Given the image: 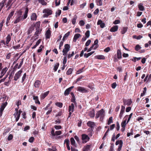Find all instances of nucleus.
Masks as SVG:
<instances>
[{"label": "nucleus", "instance_id": "39", "mask_svg": "<svg viewBox=\"0 0 151 151\" xmlns=\"http://www.w3.org/2000/svg\"><path fill=\"white\" fill-rule=\"evenodd\" d=\"M59 64L58 63H56L55 64L53 68V69L55 71H56L57 70L59 66Z\"/></svg>", "mask_w": 151, "mask_h": 151}, {"label": "nucleus", "instance_id": "44", "mask_svg": "<svg viewBox=\"0 0 151 151\" xmlns=\"http://www.w3.org/2000/svg\"><path fill=\"white\" fill-rule=\"evenodd\" d=\"M113 122V118L112 117H110L109 118L108 122L107 124L109 125L111 123Z\"/></svg>", "mask_w": 151, "mask_h": 151}, {"label": "nucleus", "instance_id": "14", "mask_svg": "<svg viewBox=\"0 0 151 151\" xmlns=\"http://www.w3.org/2000/svg\"><path fill=\"white\" fill-rule=\"evenodd\" d=\"M37 18V16L35 13H33L30 16V19L32 21H35L36 20Z\"/></svg>", "mask_w": 151, "mask_h": 151}, {"label": "nucleus", "instance_id": "35", "mask_svg": "<svg viewBox=\"0 0 151 151\" xmlns=\"http://www.w3.org/2000/svg\"><path fill=\"white\" fill-rule=\"evenodd\" d=\"M70 33V32H68L66 34H65L64 36L63 37V40H64L65 39H66V38L68 37Z\"/></svg>", "mask_w": 151, "mask_h": 151}, {"label": "nucleus", "instance_id": "10", "mask_svg": "<svg viewBox=\"0 0 151 151\" xmlns=\"http://www.w3.org/2000/svg\"><path fill=\"white\" fill-rule=\"evenodd\" d=\"M16 112L14 114V116L15 118L16 119V122H17L19 119L20 115L21 114V113L22 112V111L20 110L19 111H18V110L17 111L16 109Z\"/></svg>", "mask_w": 151, "mask_h": 151}, {"label": "nucleus", "instance_id": "53", "mask_svg": "<svg viewBox=\"0 0 151 151\" xmlns=\"http://www.w3.org/2000/svg\"><path fill=\"white\" fill-rule=\"evenodd\" d=\"M124 111H120V112L119 115V117L120 119H121L122 117L123 114L124 113Z\"/></svg>", "mask_w": 151, "mask_h": 151}, {"label": "nucleus", "instance_id": "17", "mask_svg": "<svg viewBox=\"0 0 151 151\" xmlns=\"http://www.w3.org/2000/svg\"><path fill=\"white\" fill-rule=\"evenodd\" d=\"M41 84V81L39 80H37L34 83V86L35 88H38Z\"/></svg>", "mask_w": 151, "mask_h": 151}, {"label": "nucleus", "instance_id": "23", "mask_svg": "<svg viewBox=\"0 0 151 151\" xmlns=\"http://www.w3.org/2000/svg\"><path fill=\"white\" fill-rule=\"evenodd\" d=\"M138 7L139 10L141 11H143L145 9L143 4L142 3H140L138 5Z\"/></svg>", "mask_w": 151, "mask_h": 151}, {"label": "nucleus", "instance_id": "48", "mask_svg": "<svg viewBox=\"0 0 151 151\" xmlns=\"http://www.w3.org/2000/svg\"><path fill=\"white\" fill-rule=\"evenodd\" d=\"M55 105L59 107H62L63 106V104L60 102H57L55 103Z\"/></svg>", "mask_w": 151, "mask_h": 151}, {"label": "nucleus", "instance_id": "31", "mask_svg": "<svg viewBox=\"0 0 151 151\" xmlns=\"http://www.w3.org/2000/svg\"><path fill=\"white\" fill-rule=\"evenodd\" d=\"M95 57L96 58L99 59L103 60L105 58V57L104 55H96L95 56Z\"/></svg>", "mask_w": 151, "mask_h": 151}, {"label": "nucleus", "instance_id": "22", "mask_svg": "<svg viewBox=\"0 0 151 151\" xmlns=\"http://www.w3.org/2000/svg\"><path fill=\"white\" fill-rule=\"evenodd\" d=\"M81 36V35L79 34H76L74 35L73 38V41L74 42H76L78 38Z\"/></svg>", "mask_w": 151, "mask_h": 151}, {"label": "nucleus", "instance_id": "13", "mask_svg": "<svg viewBox=\"0 0 151 151\" xmlns=\"http://www.w3.org/2000/svg\"><path fill=\"white\" fill-rule=\"evenodd\" d=\"M97 24L98 25H100V27L102 28H104L105 25L104 23L101 20H98L97 23Z\"/></svg>", "mask_w": 151, "mask_h": 151}, {"label": "nucleus", "instance_id": "29", "mask_svg": "<svg viewBox=\"0 0 151 151\" xmlns=\"http://www.w3.org/2000/svg\"><path fill=\"white\" fill-rule=\"evenodd\" d=\"M11 40V35L9 34L6 37V44H8Z\"/></svg>", "mask_w": 151, "mask_h": 151}, {"label": "nucleus", "instance_id": "52", "mask_svg": "<svg viewBox=\"0 0 151 151\" xmlns=\"http://www.w3.org/2000/svg\"><path fill=\"white\" fill-rule=\"evenodd\" d=\"M116 129L117 131H119L120 129V125L118 122H116Z\"/></svg>", "mask_w": 151, "mask_h": 151}, {"label": "nucleus", "instance_id": "38", "mask_svg": "<svg viewBox=\"0 0 151 151\" xmlns=\"http://www.w3.org/2000/svg\"><path fill=\"white\" fill-rule=\"evenodd\" d=\"M70 90L69 89H67L64 92V95L65 96H68L70 92Z\"/></svg>", "mask_w": 151, "mask_h": 151}, {"label": "nucleus", "instance_id": "50", "mask_svg": "<svg viewBox=\"0 0 151 151\" xmlns=\"http://www.w3.org/2000/svg\"><path fill=\"white\" fill-rule=\"evenodd\" d=\"M79 24L81 26H83L84 25L85 22L83 20H81L80 21Z\"/></svg>", "mask_w": 151, "mask_h": 151}, {"label": "nucleus", "instance_id": "47", "mask_svg": "<svg viewBox=\"0 0 151 151\" xmlns=\"http://www.w3.org/2000/svg\"><path fill=\"white\" fill-rule=\"evenodd\" d=\"M121 143L122 144H123V141L122 140H119L116 141L115 143V145H120Z\"/></svg>", "mask_w": 151, "mask_h": 151}, {"label": "nucleus", "instance_id": "64", "mask_svg": "<svg viewBox=\"0 0 151 151\" xmlns=\"http://www.w3.org/2000/svg\"><path fill=\"white\" fill-rule=\"evenodd\" d=\"M11 53H9L8 54H7L6 57V59H9L11 57Z\"/></svg>", "mask_w": 151, "mask_h": 151}, {"label": "nucleus", "instance_id": "27", "mask_svg": "<svg viewBox=\"0 0 151 151\" xmlns=\"http://www.w3.org/2000/svg\"><path fill=\"white\" fill-rule=\"evenodd\" d=\"M34 29V26L32 25L31 27H30L28 30V34H29L32 33V31Z\"/></svg>", "mask_w": 151, "mask_h": 151}, {"label": "nucleus", "instance_id": "49", "mask_svg": "<svg viewBox=\"0 0 151 151\" xmlns=\"http://www.w3.org/2000/svg\"><path fill=\"white\" fill-rule=\"evenodd\" d=\"M133 129H131L130 130V132L127 133V136L129 137L131 135H132L133 134Z\"/></svg>", "mask_w": 151, "mask_h": 151}, {"label": "nucleus", "instance_id": "4", "mask_svg": "<svg viewBox=\"0 0 151 151\" xmlns=\"http://www.w3.org/2000/svg\"><path fill=\"white\" fill-rule=\"evenodd\" d=\"M70 46L69 45L66 44L65 45L64 48L63 50V55L65 56L67 52L70 50Z\"/></svg>", "mask_w": 151, "mask_h": 151}, {"label": "nucleus", "instance_id": "45", "mask_svg": "<svg viewBox=\"0 0 151 151\" xmlns=\"http://www.w3.org/2000/svg\"><path fill=\"white\" fill-rule=\"evenodd\" d=\"M84 68H83L81 69H79L76 72V74H79L80 73H82L83 71V69Z\"/></svg>", "mask_w": 151, "mask_h": 151}, {"label": "nucleus", "instance_id": "20", "mask_svg": "<svg viewBox=\"0 0 151 151\" xmlns=\"http://www.w3.org/2000/svg\"><path fill=\"white\" fill-rule=\"evenodd\" d=\"M33 99L35 101V102L36 104H40V103L39 100L38 96H33Z\"/></svg>", "mask_w": 151, "mask_h": 151}, {"label": "nucleus", "instance_id": "40", "mask_svg": "<svg viewBox=\"0 0 151 151\" xmlns=\"http://www.w3.org/2000/svg\"><path fill=\"white\" fill-rule=\"evenodd\" d=\"M96 2L98 6H101L102 5V2L101 0H96Z\"/></svg>", "mask_w": 151, "mask_h": 151}, {"label": "nucleus", "instance_id": "63", "mask_svg": "<svg viewBox=\"0 0 151 151\" xmlns=\"http://www.w3.org/2000/svg\"><path fill=\"white\" fill-rule=\"evenodd\" d=\"M61 13V10H58L56 13V15L57 16H60Z\"/></svg>", "mask_w": 151, "mask_h": 151}, {"label": "nucleus", "instance_id": "43", "mask_svg": "<svg viewBox=\"0 0 151 151\" xmlns=\"http://www.w3.org/2000/svg\"><path fill=\"white\" fill-rule=\"evenodd\" d=\"M73 71V70L71 68H70L68 69L66 72V74L67 75H70L72 73V72Z\"/></svg>", "mask_w": 151, "mask_h": 151}, {"label": "nucleus", "instance_id": "25", "mask_svg": "<svg viewBox=\"0 0 151 151\" xmlns=\"http://www.w3.org/2000/svg\"><path fill=\"white\" fill-rule=\"evenodd\" d=\"M70 141L71 145L75 147H76V142L74 138L73 137L71 138Z\"/></svg>", "mask_w": 151, "mask_h": 151}, {"label": "nucleus", "instance_id": "2", "mask_svg": "<svg viewBox=\"0 0 151 151\" xmlns=\"http://www.w3.org/2000/svg\"><path fill=\"white\" fill-rule=\"evenodd\" d=\"M105 116V112L103 109L98 111L96 114L95 118L96 119L100 117L101 120L103 119V117Z\"/></svg>", "mask_w": 151, "mask_h": 151}, {"label": "nucleus", "instance_id": "1", "mask_svg": "<svg viewBox=\"0 0 151 151\" xmlns=\"http://www.w3.org/2000/svg\"><path fill=\"white\" fill-rule=\"evenodd\" d=\"M28 11V8H26L24 14L22 15V12L21 10L18 11L17 13L15 19L14 21V24H17L20 21H22L26 19L27 17Z\"/></svg>", "mask_w": 151, "mask_h": 151}, {"label": "nucleus", "instance_id": "60", "mask_svg": "<svg viewBox=\"0 0 151 151\" xmlns=\"http://www.w3.org/2000/svg\"><path fill=\"white\" fill-rule=\"evenodd\" d=\"M91 42V41L90 40H88L85 44L86 46H88L90 44Z\"/></svg>", "mask_w": 151, "mask_h": 151}, {"label": "nucleus", "instance_id": "46", "mask_svg": "<svg viewBox=\"0 0 151 151\" xmlns=\"http://www.w3.org/2000/svg\"><path fill=\"white\" fill-rule=\"evenodd\" d=\"M90 31L89 30L87 31L85 33L86 37L87 38H88L90 36Z\"/></svg>", "mask_w": 151, "mask_h": 151}, {"label": "nucleus", "instance_id": "37", "mask_svg": "<svg viewBox=\"0 0 151 151\" xmlns=\"http://www.w3.org/2000/svg\"><path fill=\"white\" fill-rule=\"evenodd\" d=\"M47 150L49 151H57L55 147L54 146H52V148H49L47 149Z\"/></svg>", "mask_w": 151, "mask_h": 151}, {"label": "nucleus", "instance_id": "55", "mask_svg": "<svg viewBox=\"0 0 151 151\" xmlns=\"http://www.w3.org/2000/svg\"><path fill=\"white\" fill-rule=\"evenodd\" d=\"M75 100L76 99L75 98V97H72V98L71 99V101L74 103L76 105L77 103L76 102Z\"/></svg>", "mask_w": 151, "mask_h": 151}, {"label": "nucleus", "instance_id": "15", "mask_svg": "<svg viewBox=\"0 0 151 151\" xmlns=\"http://www.w3.org/2000/svg\"><path fill=\"white\" fill-rule=\"evenodd\" d=\"M49 92V91H48L43 93H42L40 96L41 99H44L48 95Z\"/></svg>", "mask_w": 151, "mask_h": 151}, {"label": "nucleus", "instance_id": "5", "mask_svg": "<svg viewBox=\"0 0 151 151\" xmlns=\"http://www.w3.org/2000/svg\"><path fill=\"white\" fill-rule=\"evenodd\" d=\"M74 110V104L73 103H72L68 107V111L69 112V115L68 117H70L72 113H73Z\"/></svg>", "mask_w": 151, "mask_h": 151}, {"label": "nucleus", "instance_id": "59", "mask_svg": "<svg viewBox=\"0 0 151 151\" xmlns=\"http://www.w3.org/2000/svg\"><path fill=\"white\" fill-rule=\"evenodd\" d=\"M63 60V63L64 65H65L66 64V62H67V57L65 56L64 57Z\"/></svg>", "mask_w": 151, "mask_h": 151}, {"label": "nucleus", "instance_id": "24", "mask_svg": "<svg viewBox=\"0 0 151 151\" xmlns=\"http://www.w3.org/2000/svg\"><path fill=\"white\" fill-rule=\"evenodd\" d=\"M117 57L119 59H120L122 58V52L119 50H117Z\"/></svg>", "mask_w": 151, "mask_h": 151}, {"label": "nucleus", "instance_id": "51", "mask_svg": "<svg viewBox=\"0 0 151 151\" xmlns=\"http://www.w3.org/2000/svg\"><path fill=\"white\" fill-rule=\"evenodd\" d=\"M26 73H25L24 74V75L22 77V82H21L22 83H23L24 81V80H25V79L26 78Z\"/></svg>", "mask_w": 151, "mask_h": 151}, {"label": "nucleus", "instance_id": "32", "mask_svg": "<svg viewBox=\"0 0 151 151\" xmlns=\"http://www.w3.org/2000/svg\"><path fill=\"white\" fill-rule=\"evenodd\" d=\"M14 13V11H12L9 15L7 19L8 20H10V19L12 18V17Z\"/></svg>", "mask_w": 151, "mask_h": 151}, {"label": "nucleus", "instance_id": "26", "mask_svg": "<svg viewBox=\"0 0 151 151\" xmlns=\"http://www.w3.org/2000/svg\"><path fill=\"white\" fill-rule=\"evenodd\" d=\"M87 125L88 126L92 128L94 127V123L93 122H91V121H89L87 123Z\"/></svg>", "mask_w": 151, "mask_h": 151}, {"label": "nucleus", "instance_id": "34", "mask_svg": "<svg viewBox=\"0 0 151 151\" xmlns=\"http://www.w3.org/2000/svg\"><path fill=\"white\" fill-rule=\"evenodd\" d=\"M89 116L91 117H93L95 116V112L94 110H92L89 113Z\"/></svg>", "mask_w": 151, "mask_h": 151}, {"label": "nucleus", "instance_id": "57", "mask_svg": "<svg viewBox=\"0 0 151 151\" xmlns=\"http://www.w3.org/2000/svg\"><path fill=\"white\" fill-rule=\"evenodd\" d=\"M16 0H9L6 6H8L10 5L13 1L14 2Z\"/></svg>", "mask_w": 151, "mask_h": 151}, {"label": "nucleus", "instance_id": "8", "mask_svg": "<svg viewBox=\"0 0 151 151\" xmlns=\"http://www.w3.org/2000/svg\"><path fill=\"white\" fill-rule=\"evenodd\" d=\"M77 90L82 93H86L88 91V90L84 87L78 86L77 88Z\"/></svg>", "mask_w": 151, "mask_h": 151}, {"label": "nucleus", "instance_id": "9", "mask_svg": "<svg viewBox=\"0 0 151 151\" xmlns=\"http://www.w3.org/2000/svg\"><path fill=\"white\" fill-rule=\"evenodd\" d=\"M62 132L61 131H57L55 132L54 129L52 128L51 131V134L53 136H55L56 135L58 136L62 134Z\"/></svg>", "mask_w": 151, "mask_h": 151}, {"label": "nucleus", "instance_id": "58", "mask_svg": "<svg viewBox=\"0 0 151 151\" xmlns=\"http://www.w3.org/2000/svg\"><path fill=\"white\" fill-rule=\"evenodd\" d=\"M54 128L56 130H58L62 128V127L60 126L55 125L54 126Z\"/></svg>", "mask_w": 151, "mask_h": 151}, {"label": "nucleus", "instance_id": "30", "mask_svg": "<svg viewBox=\"0 0 151 151\" xmlns=\"http://www.w3.org/2000/svg\"><path fill=\"white\" fill-rule=\"evenodd\" d=\"M7 0H3L1 3H0V6H1L0 9H2L4 6V4Z\"/></svg>", "mask_w": 151, "mask_h": 151}, {"label": "nucleus", "instance_id": "21", "mask_svg": "<svg viewBox=\"0 0 151 151\" xmlns=\"http://www.w3.org/2000/svg\"><path fill=\"white\" fill-rule=\"evenodd\" d=\"M118 28L117 25H115L111 28L110 31L111 32H115L117 30Z\"/></svg>", "mask_w": 151, "mask_h": 151}, {"label": "nucleus", "instance_id": "56", "mask_svg": "<svg viewBox=\"0 0 151 151\" xmlns=\"http://www.w3.org/2000/svg\"><path fill=\"white\" fill-rule=\"evenodd\" d=\"M23 61H24V58H23L22 59V60L21 61V62L19 64V65L18 66L17 68L18 69H19L21 67L22 65L23 64Z\"/></svg>", "mask_w": 151, "mask_h": 151}, {"label": "nucleus", "instance_id": "36", "mask_svg": "<svg viewBox=\"0 0 151 151\" xmlns=\"http://www.w3.org/2000/svg\"><path fill=\"white\" fill-rule=\"evenodd\" d=\"M127 27H124L122 30L121 32L122 34H124L127 31Z\"/></svg>", "mask_w": 151, "mask_h": 151}, {"label": "nucleus", "instance_id": "6", "mask_svg": "<svg viewBox=\"0 0 151 151\" xmlns=\"http://www.w3.org/2000/svg\"><path fill=\"white\" fill-rule=\"evenodd\" d=\"M40 26L39 22H37L35 24V26L36 27V31L35 33V35H36L37 36H38V35L40 34L41 31V30L40 29L39 27Z\"/></svg>", "mask_w": 151, "mask_h": 151}, {"label": "nucleus", "instance_id": "42", "mask_svg": "<svg viewBox=\"0 0 151 151\" xmlns=\"http://www.w3.org/2000/svg\"><path fill=\"white\" fill-rule=\"evenodd\" d=\"M38 1L43 5L47 4V3L45 1V0H38Z\"/></svg>", "mask_w": 151, "mask_h": 151}, {"label": "nucleus", "instance_id": "41", "mask_svg": "<svg viewBox=\"0 0 151 151\" xmlns=\"http://www.w3.org/2000/svg\"><path fill=\"white\" fill-rule=\"evenodd\" d=\"M41 40H38L36 42L35 45L34 46L32 47V49L35 48L37 46L40 44V42H41Z\"/></svg>", "mask_w": 151, "mask_h": 151}, {"label": "nucleus", "instance_id": "54", "mask_svg": "<svg viewBox=\"0 0 151 151\" xmlns=\"http://www.w3.org/2000/svg\"><path fill=\"white\" fill-rule=\"evenodd\" d=\"M70 141L68 139H66L64 141V143H65L66 145V146L69 145V144Z\"/></svg>", "mask_w": 151, "mask_h": 151}, {"label": "nucleus", "instance_id": "33", "mask_svg": "<svg viewBox=\"0 0 151 151\" xmlns=\"http://www.w3.org/2000/svg\"><path fill=\"white\" fill-rule=\"evenodd\" d=\"M7 102H6L2 104L1 106V107L0 109H1L2 111H3L4 108L7 105Z\"/></svg>", "mask_w": 151, "mask_h": 151}, {"label": "nucleus", "instance_id": "16", "mask_svg": "<svg viewBox=\"0 0 151 151\" xmlns=\"http://www.w3.org/2000/svg\"><path fill=\"white\" fill-rule=\"evenodd\" d=\"M128 115H126L125 117H124V118H127V117H128ZM126 121H127V119H126L125 120H124L123 121L122 123H121V127H126V125L128 123H127V122L126 123Z\"/></svg>", "mask_w": 151, "mask_h": 151}, {"label": "nucleus", "instance_id": "3", "mask_svg": "<svg viewBox=\"0 0 151 151\" xmlns=\"http://www.w3.org/2000/svg\"><path fill=\"white\" fill-rule=\"evenodd\" d=\"M43 12L44 13L43 15L44 17H47L52 14V11L48 9H44Z\"/></svg>", "mask_w": 151, "mask_h": 151}, {"label": "nucleus", "instance_id": "61", "mask_svg": "<svg viewBox=\"0 0 151 151\" xmlns=\"http://www.w3.org/2000/svg\"><path fill=\"white\" fill-rule=\"evenodd\" d=\"M141 47L139 45H137L135 47V49L137 51H138L140 49Z\"/></svg>", "mask_w": 151, "mask_h": 151}, {"label": "nucleus", "instance_id": "12", "mask_svg": "<svg viewBox=\"0 0 151 151\" xmlns=\"http://www.w3.org/2000/svg\"><path fill=\"white\" fill-rule=\"evenodd\" d=\"M123 103L124 105L130 106L132 103V101L131 99H124L123 100Z\"/></svg>", "mask_w": 151, "mask_h": 151}, {"label": "nucleus", "instance_id": "28", "mask_svg": "<svg viewBox=\"0 0 151 151\" xmlns=\"http://www.w3.org/2000/svg\"><path fill=\"white\" fill-rule=\"evenodd\" d=\"M91 148V145H87L83 148V151H88Z\"/></svg>", "mask_w": 151, "mask_h": 151}, {"label": "nucleus", "instance_id": "62", "mask_svg": "<svg viewBox=\"0 0 151 151\" xmlns=\"http://www.w3.org/2000/svg\"><path fill=\"white\" fill-rule=\"evenodd\" d=\"M34 140V138L33 137H31L29 139V141L30 143H32L33 142Z\"/></svg>", "mask_w": 151, "mask_h": 151}, {"label": "nucleus", "instance_id": "18", "mask_svg": "<svg viewBox=\"0 0 151 151\" xmlns=\"http://www.w3.org/2000/svg\"><path fill=\"white\" fill-rule=\"evenodd\" d=\"M7 70V68L6 67L5 68L3 69L1 72V78H2L3 76L5 74Z\"/></svg>", "mask_w": 151, "mask_h": 151}, {"label": "nucleus", "instance_id": "7", "mask_svg": "<svg viewBox=\"0 0 151 151\" xmlns=\"http://www.w3.org/2000/svg\"><path fill=\"white\" fill-rule=\"evenodd\" d=\"M82 139L83 141V143H85L89 140L90 138L88 135L85 134H83L82 135Z\"/></svg>", "mask_w": 151, "mask_h": 151}, {"label": "nucleus", "instance_id": "19", "mask_svg": "<svg viewBox=\"0 0 151 151\" xmlns=\"http://www.w3.org/2000/svg\"><path fill=\"white\" fill-rule=\"evenodd\" d=\"M46 39H49L51 35L50 31L49 29L47 30L45 34Z\"/></svg>", "mask_w": 151, "mask_h": 151}, {"label": "nucleus", "instance_id": "11", "mask_svg": "<svg viewBox=\"0 0 151 151\" xmlns=\"http://www.w3.org/2000/svg\"><path fill=\"white\" fill-rule=\"evenodd\" d=\"M22 73V70H20L16 73L15 74L14 77V80L15 81H17L20 77Z\"/></svg>", "mask_w": 151, "mask_h": 151}]
</instances>
